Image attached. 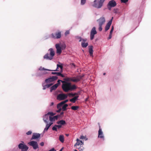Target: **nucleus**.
<instances>
[{
    "mask_svg": "<svg viewBox=\"0 0 151 151\" xmlns=\"http://www.w3.org/2000/svg\"><path fill=\"white\" fill-rule=\"evenodd\" d=\"M105 0H94L92 6L96 9L101 8L103 6Z\"/></svg>",
    "mask_w": 151,
    "mask_h": 151,
    "instance_id": "nucleus-1",
    "label": "nucleus"
},
{
    "mask_svg": "<svg viewBox=\"0 0 151 151\" xmlns=\"http://www.w3.org/2000/svg\"><path fill=\"white\" fill-rule=\"evenodd\" d=\"M48 52L49 53L46 54L44 56L43 58L47 60H51L52 59L55 55V52L54 50L52 48H50L48 50Z\"/></svg>",
    "mask_w": 151,
    "mask_h": 151,
    "instance_id": "nucleus-2",
    "label": "nucleus"
},
{
    "mask_svg": "<svg viewBox=\"0 0 151 151\" xmlns=\"http://www.w3.org/2000/svg\"><path fill=\"white\" fill-rule=\"evenodd\" d=\"M64 83L62 84V89L65 92H68L70 91V83L66 82H64Z\"/></svg>",
    "mask_w": 151,
    "mask_h": 151,
    "instance_id": "nucleus-3",
    "label": "nucleus"
},
{
    "mask_svg": "<svg viewBox=\"0 0 151 151\" xmlns=\"http://www.w3.org/2000/svg\"><path fill=\"white\" fill-rule=\"evenodd\" d=\"M83 76H78L76 77H73L69 78V80L75 82H77L80 81L82 79Z\"/></svg>",
    "mask_w": 151,
    "mask_h": 151,
    "instance_id": "nucleus-4",
    "label": "nucleus"
},
{
    "mask_svg": "<svg viewBox=\"0 0 151 151\" xmlns=\"http://www.w3.org/2000/svg\"><path fill=\"white\" fill-rule=\"evenodd\" d=\"M23 143H20L18 145V148L21 150L22 151H27L29 147L26 145L24 144V142H22Z\"/></svg>",
    "mask_w": 151,
    "mask_h": 151,
    "instance_id": "nucleus-5",
    "label": "nucleus"
},
{
    "mask_svg": "<svg viewBox=\"0 0 151 151\" xmlns=\"http://www.w3.org/2000/svg\"><path fill=\"white\" fill-rule=\"evenodd\" d=\"M67 97V95L66 94L60 93L58 95L57 99L60 101L62 100L66 99Z\"/></svg>",
    "mask_w": 151,
    "mask_h": 151,
    "instance_id": "nucleus-6",
    "label": "nucleus"
},
{
    "mask_svg": "<svg viewBox=\"0 0 151 151\" xmlns=\"http://www.w3.org/2000/svg\"><path fill=\"white\" fill-rule=\"evenodd\" d=\"M51 37L54 39H59L61 37V32L60 31L56 32L55 33L51 34Z\"/></svg>",
    "mask_w": 151,
    "mask_h": 151,
    "instance_id": "nucleus-7",
    "label": "nucleus"
},
{
    "mask_svg": "<svg viewBox=\"0 0 151 151\" xmlns=\"http://www.w3.org/2000/svg\"><path fill=\"white\" fill-rule=\"evenodd\" d=\"M97 33V32L96 30V28L95 27H93L92 28L90 33V39L91 40H93L94 37V35Z\"/></svg>",
    "mask_w": 151,
    "mask_h": 151,
    "instance_id": "nucleus-8",
    "label": "nucleus"
},
{
    "mask_svg": "<svg viewBox=\"0 0 151 151\" xmlns=\"http://www.w3.org/2000/svg\"><path fill=\"white\" fill-rule=\"evenodd\" d=\"M28 144L32 146L34 149H36L38 148V145L37 142L33 141H31L28 143Z\"/></svg>",
    "mask_w": 151,
    "mask_h": 151,
    "instance_id": "nucleus-9",
    "label": "nucleus"
},
{
    "mask_svg": "<svg viewBox=\"0 0 151 151\" xmlns=\"http://www.w3.org/2000/svg\"><path fill=\"white\" fill-rule=\"evenodd\" d=\"M55 47L56 49V52L59 55H60L62 52L61 47L60 46L59 44H56Z\"/></svg>",
    "mask_w": 151,
    "mask_h": 151,
    "instance_id": "nucleus-10",
    "label": "nucleus"
},
{
    "mask_svg": "<svg viewBox=\"0 0 151 151\" xmlns=\"http://www.w3.org/2000/svg\"><path fill=\"white\" fill-rule=\"evenodd\" d=\"M97 21L99 22V25H102L105 22V19L104 17H102L100 18Z\"/></svg>",
    "mask_w": 151,
    "mask_h": 151,
    "instance_id": "nucleus-11",
    "label": "nucleus"
},
{
    "mask_svg": "<svg viewBox=\"0 0 151 151\" xmlns=\"http://www.w3.org/2000/svg\"><path fill=\"white\" fill-rule=\"evenodd\" d=\"M110 6L114 7L116 5V2L114 0H111L109 2L108 4Z\"/></svg>",
    "mask_w": 151,
    "mask_h": 151,
    "instance_id": "nucleus-12",
    "label": "nucleus"
},
{
    "mask_svg": "<svg viewBox=\"0 0 151 151\" xmlns=\"http://www.w3.org/2000/svg\"><path fill=\"white\" fill-rule=\"evenodd\" d=\"M98 137L102 139L104 138L103 133L101 129L100 128V126H99V129L98 131Z\"/></svg>",
    "mask_w": 151,
    "mask_h": 151,
    "instance_id": "nucleus-13",
    "label": "nucleus"
},
{
    "mask_svg": "<svg viewBox=\"0 0 151 151\" xmlns=\"http://www.w3.org/2000/svg\"><path fill=\"white\" fill-rule=\"evenodd\" d=\"M113 18V17L109 21L106 25L105 27V31H107L109 29L112 23Z\"/></svg>",
    "mask_w": 151,
    "mask_h": 151,
    "instance_id": "nucleus-14",
    "label": "nucleus"
},
{
    "mask_svg": "<svg viewBox=\"0 0 151 151\" xmlns=\"http://www.w3.org/2000/svg\"><path fill=\"white\" fill-rule=\"evenodd\" d=\"M40 137V134L39 133H33L31 139H35L39 138Z\"/></svg>",
    "mask_w": 151,
    "mask_h": 151,
    "instance_id": "nucleus-15",
    "label": "nucleus"
},
{
    "mask_svg": "<svg viewBox=\"0 0 151 151\" xmlns=\"http://www.w3.org/2000/svg\"><path fill=\"white\" fill-rule=\"evenodd\" d=\"M50 116L47 114L44 116L43 120L45 123H47L48 122V121L49 120V119Z\"/></svg>",
    "mask_w": 151,
    "mask_h": 151,
    "instance_id": "nucleus-16",
    "label": "nucleus"
},
{
    "mask_svg": "<svg viewBox=\"0 0 151 151\" xmlns=\"http://www.w3.org/2000/svg\"><path fill=\"white\" fill-rule=\"evenodd\" d=\"M77 142L75 144L74 146L76 147L79 146V145H81L83 144V142L79 140L78 139H76Z\"/></svg>",
    "mask_w": 151,
    "mask_h": 151,
    "instance_id": "nucleus-17",
    "label": "nucleus"
},
{
    "mask_svg": "<svg viewBox=\"0 0 151 151\" xmlns=\"http://www.w3.org/2000/svg\"><path fill=\"white\" fill-rule=\"evenodd\" d=\"M59 116L56 115L52 117L51 116H49V120L51 122L54 121L55 120H57L58 119Z\"/></svg>",
    "mask_w": 151,
    "mask_h": 151,
    "instance_id": "nucleus-18",
    "label": "nucleus"
},
{
    "mask_svg": "<svg viewBox=\"0 0 151 151\" xmlns=\"http://www.w3.org/2000/svg\"><path fill=\"white\" fill-rule=\"evenodd\" d=\"M62 127L61 125H55L54 127H53L52 128V129L53 130L55 131H57V128L58 129H60Z\"/></svg>",
    "mask_w": 151,
    "mask_h": 151,
    "instance_id": "nucleus-19",
    "label": "nucleus"
},
{
    "mask_svg": "<svg viewBox=\"0 0 151 151\" xmlns=\"http://www.w3.org/2000/svg\"><path fill=\"white\" fill-rule=\"evenodd\" d=\"M79 97V96H74L73 98L70 99V101L73 102V103H74L76 102V101L78 99V98Z\"/></svg>",
    "mask_w": 151,
    "mask_h": 151,
    "instance_id": "nucleus-20",
    "label": "nucleus"
},
{
    "mask_svg": "<svg viewBox=\"0 0 151 151\" xmlns=\"http://www.w3.org/2000/svg\"><path fill=\"white\" fill-rule=\"evenodd\" d=\"M57 124H60L61 125H64L66 124L65 122V120H61L59 121H58L56 122Z\"/></svg>",
    "mask_w": 151,
    "mask_h": 151,
    "instance_id": "nucleus-21",
    "label": "nucleus"
},
{
    "mask_svg": "<svg viewBox=\"0 0 151 151\" xmlns=\"http://www.w3.org/2000/svg\"><path fill=\"white\" fill-rule=\"evenodd\" d=\"M89 52L90 55L91 56H92L93 52V46H91L89 47Z\"/></svg>",
    "mask_w": 151,
    "mask_h": 151,
    "instance_id": "nucleus-22",
    "label": "nucleus"
},
{
    "mask_svg": "<svg viewBox=\"0 0 151 151\" xmlns=\"http://www.w3.org/2000/svg\"><path fill=\"white\" fill-rule=\"evenodd\" d=\"M58 86V84H55L51 87L50 91L51 92L52 91L55 90Z\"/></svg>",
    "mask_w": 151,
    "mask_h": 151,
    "instance_id": "nucleus-23",
    "label": "nucleus"
},
{
    "mask_svg": "<svg viewBox=\"0 0 151 151\" xmlns=\"http://www.w3.org/2000/svg\"><path fill=\"white\" fill-rule=\"evenodd\" d=\"M88 45V42H81V46L82 47H83L85 48L87 47V46Z\"/></svg>",
    "mask_w": 151,
    "mask_h": 151,
    "instance_id": "nucleus-24",
    "label": "nucleus"
},
{
    "mask_svg": "<svg viewBox=\"0 0 151 151\" xmlns=\"http://www.w3.org/2000/svg\"><path fill=\"white\" fill-rule=\"evenodd\" d=\"M59 139L62 143L63 142L64 140V136L63 135H60L59 136Z\"/></svg>",
    "mask_w": 151,
    "mask_h": 151,
    "instance_id": "nucleus-25",
    "label": "nucleus"
},
{
    "mask_svg": "<svg viewBox=\"0 0 151 151\" xmlns=\"http://www.w3.org/2000/svg\"><path fill=\"white\" fill-rule=\"evenodd\" d=\"M68 106V105L67 104H65L64 105H63L62 106V109L63 111H64L66 110V107Z\"/></svg>",
    "mask_w": 151,
    "mask_h": 151,
    "instance_id": "nucleus-26",
    "label": "nucleus"
},
{
    "mask_svg": "<svg viewBox=\"0 0 151 151\" xmlns=\"http://www.w3.org/2000/svg\"><path fill=\"white\" fill-rule=\"evenodd\" d=\"M79 108V107L78 106H72L71 107L72 109L73 110H76Z\"/></svg>",
    "mask_w": 151,
    "mask_h": 151,
    "instance_id": "nucleus-27",
    "label": "nucleus"
},
{
    "mask_svg": "<svg viewBox=\"0 0 151 151\" xmlns=\"http://www.w3.org/2000/svg\"><path fill=\"white\" fill-rule=\"evenodd\" d=\"M63 105L61 102L59 103L57 105V108L58 109H62V106Z\"/></svg>",
    "mask_w": 151,
    "mask_h": 151,
    "instance_id": "nucleus-28",
    "label": "nucleus"
},
{
    "mask_svg": "<svg viewBox=\"0 0 151 151\" xmlns=\"http://www.w3.org/2000/svg\"><path fill=\"white\" fill-rule=\"evenodd\" d=\"M39 70H41V71L43 70H47V71H51V70H49V69H47L45 68H44L42 67H40L39 68Z\"/></svg>",
    "mask_w": 151,
    "mask_h": 151,
    "instance_id": "nucleus-29",
    "label": "nucleus"
},
{
    "mask_svg": "<svg viewBox=\"0 0 151 151\" xmlns=\"http://www.w3.org/2000/svg\"><path fill=\"white\" fill-rule=\"evenodd\" d=\"M45 81L47 83H50L52 82V81L51 78L46 79Z\"/></svg>",
    "mask_w": 151,
    "mask_h": 151,
    "instance_id": "nucleus-30",
    "label": "nucleus"
},
{
    "mask_svg": "<svg viewBox=\"0 0 151 151\" xmlns=\"http://www.w3.org/2000/svg\"><path fill=\"white\" fill-rule=\"evenodd\" d=\"M70 91H72L73 90L76 89V86L75 85H73L72 86L70 84Z\"/></svg>",
    "mask_w": 151,
    "mask_h": 151,
    "instance_id": "nucleus-31",
    "label": "nucleus"
},
{
    "mask_svg": "<svg viewBox=\"0 0 151 151\" xmlns=\"http://www.w3.org/2000/svg\"><path fill=\"white\" fill-rule=\"evenodd\" d=\"M57 67L58 68H60L61 69V72H62L63 69V66L62 64L61 65H59L58 64H57Z\"/></svg>",
    "mask_w": 151,
    "mask_h": 151,
    "instance_id": "nucleus-32",
    "label": "nucleus"
},
{
    "mask_svg": "<svg viewBox=\"0 0 151 151\" xmlns=\"http://www.w3.org/2000/svg\"><path fill=\"white\" fill-rule=\"evenodd\" d=\"M50 127V126L48 124H47L46 125V127L44 129V132H45V131H47L48 130V129Z\"/></svg>",
    "mask_w": 151,
    "mask_h": 151,
    "instance_id": "nucleus-33",
    "label": "nucleus"
},
{
    "mask_svg": "<svg viewBox=\"0 0 151 151\" xmlns=\"http://www.w3.org/2000/svg\"><path fill=\"white\" fill-rule=\"evenodd\" d=\"M76 148H78L80 151H82L83 149V148H84L82 146H81L79 147V146L77 147H76Z\"/></svg>",
    "mask_w": 151,
    "mask_h": 151,
    "instance_id": "nucleus-34",
    "label": "nucleus"
},
{
    "mask_svg": "<svg viewBox=\"0 0 151 151\" xmlns=\"http://www.w3.org/2000/svg\"><path fill=\"white\" fill-rule=\"evenodd\" d=\"M53 81L56 80L58 78V77L56 76H53L51 77Z\"/></svg>",
    "mask_w": 151,
    "mask_h": 151,
    "instance_id": "nucleus-35",
    "label": "nucleus"
},
{
    "mask_svg": "<svg viewBox=\"0 0 151 151\" xmlns=\"http://www.w3.org/2000/svg\"><path fill=\"white\" fill-rule=\"evenodd\" d=\"M86 0H81V4L82 5H84L86 3Z\"/></svg>",
    "mask_w": 151,
    "mask_h": 151,
    "instance_id": "nucleus-36",
    "label": "nucleus"
},
{
    "mask_svg": "<svg viewBox=\"0 0 151 151\" xmlns=\"http://www.w3.org/2000/svg\"><path fill=\"white\" fill-rule=\"evenodd\" d=\"M68 96L70 97H73L74 96V95L73 94V93H68Z\"/></svg>",
    "mask_w": 151,
    "mask_h": 151,
    "instance_id": "nucleus-37",
    "label": "nucleus"
},
{
    "mask_svg": "<svg viewBox=\"0 0 151 151\" xmlns=\"http://www.w3.org/2000/svg\"><path fill=\"white\" fill-rule=\"evenodd\" d=\"M47 114L49 115H50V116H53L55 115V114L54 113H53L52 112H48L47 113Z\"/></svg>",
    "mask_w": 151,
    "mask_h": 151,
    "instance_id": "nucleus-38",
    "label": "nucleus"
},
{
    "mask_svg": "<svg viewBox=\"0 0 151 151\" xmlns=\"http://www.w3.org/2000/svg\"><path fill=\"white\" fill-rule=\"evenodd\" d=\"M52 85V83L47 84L45 85V86L46 87L48 88L50 87V86H51Z\"/></svg>",
    "mask_w": 151,
    "mask_h": 151,
    "instance_id": "nucleus-39",
    "label": "nucleus"
},
{
    "mask_svg": "<svg viewBox=\"0 0 151 151\" xmlns=\"http://www.w3.org/2000/svg\"><path fill=\"white\" fill-rule=\"evenodd\" d=\"M129 0H121L122 3H126Z\"/></svg>",
    "mask_w": 151,
    "mask_h": 151,
    "instance_id": "nucleus-40",
    "label": "nucleus"
},
{
    "mask_svg": "<svg viewBox=\"0 0 151 151\" xmlns=\"http://www.w3.org/2000/svg\"><path fill=\"white\" fill-rule=\"evenodd\" d=\"M99 25V31H102V25Z\"/></svg>",
    "mask_w": 151,
    "mask_h": 151,
    "instance_id": "nucleus-41",
    "label": "nucleus"
},
{
    "mask_svg": "<svg viewBox=\"0 0 151 151\" xmlns=\"http://www.w3.org/2000/svg\"><path fill=\"white\" fill-rule=\"evenodd\" d=\"M70 33L69 31L68 30L66 31L65 33V36H67Z\"/></svg>",
    "mask_w": 151,
    "mask_h": 151,
    "instance_id": "nucleus-42",
    "label": "nucleus"
},
{
    "mask_svg": "<svg viewBox=\"0 0 151 151\" xmlns=\"http://www.w3.org/2000/svg\"><path fill=\"white\" fill-rule=\"evenodd\" d=\"M61 47V49L63 50L65 48V45H62L60 46Z\"/></svg>",
    "mask_w": 151,
    "mask_h": 151,
    "instance_id": "nucleus-43",
    "label": "nucleus"
},
{
    "mask_svg": "<svg viewBox=\"0 0 151 151\" xmlns=\"http://www.w3.org/2000/svg\"><path fill=\"white\" fill-rule=\"evenodd\" d=\"M70 65L72 68L74 67V68H75L76 67L75 64L73 63H71Z\"/></svg>",
    "mask_w": 151,
    "mask_h": 151,
    "instance_id": "nucleus-44",
    "label": "nucleus"
},
{
    "mask_svg": "<svg viewBox=\"0 0 151 151\" xmlns=\"http://www.w3.org/2000/svg\"><path fill=\"white\" fill-rule=\"evenodd\" d=\"M68 101V100L67 99L66 100L64 101H62L61 102V103H62V104L63 105L65 103H66Z\"/></svg>",
    "mask_w": 151,
    "mask_h": 151,
    "instance_id": "nucleus-45",
    "label": "nucleus"
},
{
    "mask_svg": "<svg viewBox=\"0 0 151 151\" xmlns=\"http://www.w3.org/2000/svg\"><path fill=\"white\" fill-rule=\"evenodd\" d=\"M107 7L108 8V9L109 10H111V8L112 7H113L112 6H110L108 4L107 5Z\"/></svg>",
    "mask_w": 151,
    "mask_h": 151,
    "instance_id": "nucleus-46",
    "label": "nucleus"
},
{
    "mask_svg": "<svg viewBox=\"0 0 151 151\" xmlns=\"http://www.w3.org/2000/svg\"><path fill=\"white\" fill-rule=\"evenodd\" d=\"M32 133V132L31 131H28V132H27V133H26V134L27 135H30Z\"/></svg>",
    "mask_w": 151,
    "mask_h": 151,
    "instance_id": "nucleus-47",
    "label": "nucleus"
},
{
    "mask_svg": "<svg viewBox=\"0 0 151 151\" xmlns=\"http://www.w3.org/2000/svg\"><path fill=\"white\" fill-rule=\"evenodd\" d=\"M60 81H61V82H64V81H62L61 80H58V83H57V84H58V86L59 85V84H60Z\"/></svg>",
    "mask_w": 151,
    "mask_h": 151,
    "instance_id": "nucleus-48",
    "label": "nucleus"
},
{
    "mask_svg": "<svg viewBox=\"0 0 151 151\" xmlns=\"http://www.w3.org/2000/svg\"><path fill=\"white\" fill-rule=\"evenodd\" d=\"M118 11V9H114V13H117Z\"/></svg>",
    "mask_w": 151,
    "mask_h": 151,
    "instance_id": "nucleus-49",
    "label": "nucleus"
},
{
    "mask_svg": "<svg viewBox=\"0 0 151 151\" xmlns=\"http://www.w3.org/2000/svg\"><path fill=\"white\" fill-rule=\"evenodd\" d=\"M79 92H78V93H73V94L74 95V96H78V95L79 94Z\"/></svg>",
    "mask_w": 151,
    "mask_h": 151,
    "instance_id": "nucleus-50",
    "label": "nucleus"
},
{
    "mask_svg": "<svg viewBox=\"0 0 151 151\" xmlns=\"http://www.w3.org/2000/svg\"><path fill=\"white\" fill-rule=\"evenodd\" d=\"M112 34H110L109 36L108 37V39H110L112 37Z\"/></svg>",
    "mask_w": 151,
    "mask_h": 151,
    "instance_id": "nucleus-51",
    "label": "nucleus"
},
{
    "mask_svg": "<svg viewBox=\"0 0 151 151\" xmlns=\"http://www.w3.org/2000/svg\"><path fill=\"white\" fill-rule=\"evenodd\" d=\"M40 145L41 146H43L44 145V142H41L40 144Z\"/></svg>",
    "mask_w": 151,
    "mask_h": 151,
    "instance_id": "nucleus-52",
    "label": "nucleus"
},
{
    "mask_svg": "<svg viewBox=\"0 0 151 151\" xmlns=\"http://www.w3.org/2000/svg\"><path fill=\"white\" fill-rule=\"evenodd\" d=\"M56 150L54 149V148H52L51 150H50L49 151H55Z\"/></svg>",
    "mask_w": 151,
    "mask_h": 151,
    "instance_id": "nucleus-53",
    "label": "nucleus"
},
{
    "mask_svg": "<svg viewBox=\"0 0 151 151\" xmlns=\"http://www.w3.org/2000/svg\"><path fill=\"white\" fill-rule=\"evenodd\" d=\"M61 73L60 72H57V75L58 76H60Z\"/></svg>",
    "mask_w": 151,
    "mask_h": 151,
    "instance_id": "nucleus-54",
    "label": "nucleus"
},
{
    "mask_svg": "<svg viewBox=\"0 0 151 151\" xmlns=\"http://www.w3.org/2000/svg\"><path fill=\"white\" fill-rule=\"evenodd\" d=\"M85 138V137L83 136H81L80 139H83Z\"/></svg>",
    "mask_w": 151,
    "mask_h": 151,
    "instance_id": "nucleus-55",
    "label": "nucleus"
},
{
    "mask_svg": "<svg viewBox=\"0 0 151 151\" xmlns=\"http://www.w3.org/2000/svg\"><path fill=\"white\" fill-rule=\"evenodd\" d=\"M58 68H58V67H57V68L56 70H52V71H58Z\"/></svg>",
    "mask_w": 151,
    "mask_h": 151,
    "instance_id": "nucleus-56",
    "label": "nucleus"
},
{
    "mask_svg": "<svg viewBox=\"0 0 151 151\" xmlns=\"http://www.w3.org/2000/svg\"><path fill=\"white\" fill-rule=\"evenodd\" d=\"M58 109V110L56 111L57 112H60L62 110V109Z\"/></svg>",
    "mask_w": 151,
    "mask_h": 151,
    "instance_id": "nucleus-57",
    "label": "nucleus"
},
{
    "mask_svg": "<svg viewBox=\"0 0 151 151\" xmlns=\"http://www.w3.org/2000/svg\"><path fill=\"white\" fill-rule=\"evenodd\" d=\"M82 40L83 41V42H86L87 41V39H82Z\"/></svg>",
    "mask_w": 151,
    "mask_h": 151,
    "instance_id": "nucleus-58",
    "label": "nucleus"
},
{
    "mask_svg": "<svg viewBox=\"0 0 151 151\" xmlns=\"http://www.w3.org/2000/svg\"><path fill=\"white\" fill-rule=\"evenodd\" d=\"M57 73L56 72H52L51 73L52 74H57Z\"/></svg>",
    "mask_w": 151,
    "mask_h": 151,
    "instance_id": "nucleus-59",
    "label": "nucleus"
},
{
    "mask_svg": "<svg viewBox=\"0 0 151 151\" xmlns=\"http://www.w3.org/2000/svg\"><path fill=\"white\" fill-rule=\"evenodd\" d=\"M48 124L50 125V126L53 124V123L52 122H50L49 124Z\"/></svg>",
    "mask_w": 151,
    "mask_h": 151,
    "instance_id": "nucleus-60",
    "label": "nucleus"
},
{
    "mask_svg": "<svg viewBox=\"0 0 151 151\" xmlns=\"http://www.w3.org/2000/svg\"><path fill=\"white\" fill-rule=\"evenodd\" d=\"M60 76H61L62 78L65 77V76L63 75L61 73V74Z\"/></svg>",
    "mask_w": 151,
    "mask_h": 151,
    "instance_id": "nucleus-61",
    "label": "nucleus"
},
{
    "mask_svg": "<svg viewBox=\"0 0 151 151\" xmlns=\"http://www.w3.org/2000/svg\"><path fill=\"white\" fill-rule=\"evenodd\" d=\"M79 38L80 39V40H79V42H81L82 40V39L81 37H79Z\"/></svg>",
    "mask_w": 151,
    "mask_h": 151,
    "instance_id": "nucleus-62",
    "label": "nucleus"
},
{
    "mask_svg": "<svg viewBox=\"0 0 151 151\" xmlns=\"http://www.w3.org/2000/svg\"><path fill=\"white\" fill-rule=\"evenodd\" d=\"M54 103L53 102H52L51 103L50 106H52L54 105Z\"/></svg>",
    "mask_w": 151,
    "mask_h": 151,
    "instance_id": "nucleus-63",
    "label": "nucleus"
},
{
    "mask_svg": "<svg viewBox=\"0 0 151 151\" xmlns=\"http://www.w3.org/2000/svg\"><path fill=\"white\" fill-rule=\"evenodd\" d=\"M113 30H111V31H110V34H112V33L113 32Z\"/></svg>",
    "mask_w": 151,
    "mask_h": 151,
    "instance_id": "nucleus-64",
    "label": "nucleus"
}]
</instances>
